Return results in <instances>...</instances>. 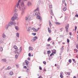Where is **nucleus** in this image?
Wrapping results in <instances>:
<instances>
[{
  "label": "nucleus",
  "instance_id": "obj_1",
  "mask_svg": "<svg viewBox=\"0 0 78 78\" xmlns=\"http://www.w3.org/2000/svg\"><path fill=\"white\" fill-rule=\"evenodd\" d=\"M21 2H22V0H19L18 2L16 3V6L19 9L20 11H21V14H23V12H24V10L23 9V8L20 6V4Z\"/></svg>",
  "mask_w": 78,
  "mask_h": 78
},
{
  "label": "nucleus",
  "instance_id": "obj_2",
  "mask_svg": "<svg viewBox=\"0 0 78 78\" xmlns=\"http://www.w3.org/2000/svg\"><path fill=\"white\" fill-rule=\"evenodd\" d=\"M34 12H36L35 13V14L36 16H38V15H39L40 14V12H39V8H37L34 11Z\"/></svg>",
  "mask_w": 78,
  "mask_h": 78
},
{
  "label": "nucleus",
  "instance_id": "obj_3",
  "mask_svg": "<svg viewBox=\"0 0 78 78\" xmlns=\"http://www.w3.org/2000/svg\"><path fill=\"white\" fill-rule=\"evenodd\" d=\"M31 19V16H27L25 18V20L27 21H28V20H30Z\"/></svg>",
  "mask_w": 78,
  "mask_h": 78
},
{
  "label": "nucleus",
  "instance_id": "obj_4",
  "mask_svg": "<svg viewBox=\"0 0 78 78\" xmlns=\"http://www.w3.org/2000/svg\"><path fill=\"white\" fill-rule=\"evenodd\" d=\"M69 24H68L67 26H66V27H65L66 31V32H67V33L69 32V30H68V29L69 28Z\"/></svg>",
  "mask_w": 78,
  "mask_h": 78
},
{
  "label": "nucleus",
  "instance_id": "obj_5",
  "mask_svg": "<svg viewBox=\"0 0 78 78\" xmlns=\"http://www.w3.org/2000/svg\"><path fill=\"white\" fill-rule=\"evenodd\" d=\"M37 19H39L40 21H41V20H42V18H41V17L39 15L37 16Z\"/></svg>",
  "mask_w": 78,
  "mask_h": 78
},
{
  "label": "nucleus",
  "instance_id": "obj_6",
  "mask_svg": "<svg viewBox=\"0 0 78 78\" xmlns=\"http://www.w3.org/2000/svg\"><path fill=\"white\" fill-rule=\"evenodd\" d=\"M14 17H15V18L17 19H19V18H18V15H17V13H15L14 14Z\"/></svg>",
  "mask_w": 78,
  "mask_h": 78
},
{
  "label": "nucleus",
  "instance_id": "obj_7",
  "mask_svg": "<svg viewBox=\"0 0 78 78\" xmlns=\"http://www.w3.org/2000/svg\"><path fill=\"white\" fill-rule=\"evenodd\" d=\"M12 24H13V22H10L9 23L8 25L9 27H11V26H12Z\"/></svg>",
  "mask_w": 78,
  "mask_h": 78
},
{
  "label": "nucleus",
  "instance_id": "obj_8",
  "mask_svg": "<svg viewBox=\"0 0 78 78\" xmlns=\"http://www.w3.org/2000/svg\"><path fill=\"white\" fill-rule=\"evenodd\" d=\"M60 73V77L61 78H64V76H63V75L62 74H63V72H61Z\"/></svg>",
  "mask_w": 78,
  "mask_h": 78
},
{
  "label": "nucleus",
  "instance_id": "obj_9",
  "mask_svg": "<svg viewBox=\"0 0 78 78\" xmlns=\"http://www.w3.org/2000/svg\"><path fill=\"white\" fill-rule=\"evenodd\" d=\"M8 28H9V25L8 24H7L5 26V28L6 30H8Z\"/></svg>",
  "mask_w": 78,
  "mask_h": 78
},
{
  "label": "nucleus",
  "instance_id": "obj_10",
  "mask_svg": "<svg viewBox=\"0 0 78 78\" xmlns=\"http://www.w3.org/2000/svg\"><path fill=\"white\" fill-rule=\"evenodd\" d=\"M37 39V37H34V39L32 40V42H33V41H35Z\"/></svg>",
  "mask_w": 78,
  "mask_h": 78
},
{
  "label": "nucleus",
  "instance_id": "obj_11",
  "mask_svg": "<svg viewBox=\"0 0 78 78\" xmlns=\"http://www.w3.org/2000/svg\"><path fill=\"white\" fill-rule=\"evenodd\" d=\"M62 3L63 4L65 5L66 6H67V4H66V0H62Z\"/></svg>",
  "mask_w": 78,
  "mask_h": 78
},
{
  "label": "nucleus",
  "instance_id": "obj_12",
  "mask_svg": "<svg viewBox=\"0 0 78 78\" xmlns=\"http://www.w3.org/2000/svg\"><path fill=\"white\" fill-rule=\"evenodd\" d=\"M16 19H17L14 16H13L12 17L11 20H12V21H14Z\"/></svg>",
  "mask_w": 78,
  "mask_h": 78
},
{
  "label": "nucleus",
  "instance_id": "obj_13",
  "mask_svg": "<svg viewBox=\"0 0 78 78\" xmlns=\"http://www.w3.org/2000/svg\"><path fill=\"white\" fill-rule=\"evenodd\" d=\"M21 6H22V7H23L25 6V4H24V3H23V2H21Z\"/></svg>",
  "mask_w": 78,
  "mask_h": 78
},
{
  "label": "nucleus",
  "instance_id": "obj_14",
  "mask_svg": "<svg viewBox=\"0 0 78 78\" xmlns=\"http://www.w3.org/2000/svg\"><path fill=\"white\" fill-rule=\"evenodd\" d=\"M31 5V3L30 2H28L27 3V6H30Z\"/></svg>",
  "mask_w": 78,
  "mask_h": 78
},
{
  "label": "nucleus",
  "instance_id": "obj_15",
  "mask_svg": "<svg viewBox=\"0 0 78 78\" xmlns=\"http://www.w3.org/2000/svg\"><path fill=\"white\" fill-rule=\"evenodd\" d=\"M25 62L26 63V66H28V64L29 63V62L28 61L25 60Z\"/></svg>",
  "mask_w": 78,
  "mask_h": 78
},
{
  "label": "nucleus",
  "instance_id": "obj_16",
  "mask_svg": "<svg viewBox=\"0 0 78 78\" xmlns=\"http://www.w3.org/2000/svg\"><path fill=\"white\" fill-rule=\"evenodd\" d=\"M22 47H20L19 49V53H21L22 52Z\"/></svg>",
  "mask_w": 78,
  "mask_h": 78
},
{
  "label": "nucleus",
  "instance_id": "obj_17",
  "mask_svg": "<svg viewBox=\"0 0 78 78\" xmlns=\"http://www.w3.org/2000/svg\"><path fill=\"white\" fill-rule=\"evenodd\" d=\"M31 30V27H29L28 28V29L27 30V31L30 32V31Z\"/></svg>",
  "mask_w": 78,
  "mask_h": 78
},
{
  "label": "nucleus",
  "instance_id": "obj_18",
  "mask_svg": "<svg viewBox=\"0 0 78 78\" xmlns=\"http://www.w3.org/2000/svg\"><path fill=\"white\" fill-rule=\"evenodd\" d=\"M15 28L16 29V30H17V31H18V30H19V27L17 26H15Z\"/></svg>",
  "mask_w": 78,
  "mask_h": 78
},
{
  "label": "nucleus",
  "instance_id": "obj_19",
  "mask_svg": "<svg viewBox=\"0 0 78 78\" xmlns=\"http://www.w3.org/2000/svg\"><path fill=\"white\" fill-rule=\"evenodd\" d=\"M32 48H32V47H29V50L30 51L31 50H33Z\"/></svg>",
  "mask_w": 78,
  "mask_h": 78
},
{
  "label": "nucleus",
  "instance_id": "obj_20",
  "mask_svg": "<svg viewBox=\"0 0 78 78\" xmlns=\"http://www.w3.org/2000/svg\"><path fill=\"white\" fill-rule=\"evenodd\" d=\"M48 32L49 33H50L51 32V30H50V28L49 27L48 28Z\"/></svg>",
  "mask_w": 78,
  "mask_h": 78
},
{
  "label": "nucleus",
  "instance_id": "obj_21",
  "mask_svg": "<svg viewBox=\"0 0 78 78\" xmlns=\"http://www.w3.org/2000/svg\"><path fill=\"white\" fill-rule=\"evenodd\" d=\"M2 37L3 38H5L6 37V35L4 34H3L2 35Z\"/></svg>",
  "mask_w": 78,
  "mask_h": 78
},
{
  "label": "nucleus",
  "instance_id": "obj_22",
  "mask_svg": "<svg viewBox=\"0 0 78 78\" xmlns=\"http://www.w3.org/2000/svg\"><path fill=\"white\" fill-rule=\"evenodd\" d=\"M13 48L15 49V50L17 49V47L16 45H15L13 46Z\"/></svg>",
  "mask_w": 78,
  "mask_h": 78
},
{
  "label": "nucleus",
  "instance_id": "obj_23",
  "mask_svg": "<svg viewBox=\"0 0 78 78\" xmlns=\"http://www.w3.org/2000/svg\"><path fill=\"white\" fill-rule=\"evenodd\" d=\"M2 61L3 62H6V60L5 59H2Z\"/></svg>",
  "mask_w": 78,
  "mask_h": 78
},
{
  "label": "nucleus",
  "instance_id": "obj_24",
  "mask_svg": "<svg viewBox=\"0 0 78 78\" xmlns=\"http://www.w3.org/2000/svg\"><path fill=\"white\" fill-rule=\"evenodd\" d=\"M16 50V53H19V49H17Z\"/></svg>",
  "mask_w": 78,
  "mask_h": 78
},
{
  "label": "nucleus",
  "instance_id": "obj_25",
  "mask_svg": "<svg viewBox=\"0 0 78 78\" xmlns=\"http://www.w3.org/2000/svg\"><path fill=\"white\" fill-rule=\"evenodd\" d=\"M9 75H13V72H10V73H9Z\"/></svg>",
  "mask_w": 78,
  "mask_h": 78
},
{
  "label": "nucleus",
  "instance_id": "obj_26",
  "mask_svg": "<svg viewBox=\"0 0 78 78\" xmlns=\"http://www.w3.org/2000/svg\"><path fill=\"white\" fill-rule=\"evenodd\" d=\"M49 25L50 27H51V25H52V24H51V23L50 21H49Z\"/></svg>",
  "mask_w": 78,
  "mask_h": 78
},
{
  "label": "nucleus",
  "instance_id": "obj_27",
  "mask_svg": "<svg viewBox=\"0 0 78 78\" xmlns=\"http://www.w3.org/2000/svg\"><path fill=\"white\" fill-rule=\"evenodd\" d=\"M71 72H72V71L70 70V72H68L67 73L68 75H70V73H71Z\"/></svg>",
  "mask_w": 78,
  "mask_h": 78
},
{
  "label": "nucleus",
  "instance_id": "obj_28",
  "mask_svg": "<svg viewBox=\"0 0 78 78\" xmlns=\"http://www.w3.org/2000/svg\"><path fill=\"white\" fill-rule=\"evenodd\" d=\"M52 52L53 53L55 54V53H56V50H53Z\"/></svg>",
  "mask_w": 78,
  "mask_h": 78
},
{
  "label": "nucleus",
  "instance_id": "obj_29",
  "mask_svg": "<svg viewBox=\"0 0 78 78\" xmlns=\"http://www.w3.org/2000/svg\"><path fill=\"white\" fill-rule=\"evenodd\" d=\"M32 30H33V31H36L37 32L36 29L34 28H33Z\"/></svg>",
  "mask_w": 78,
  "mask_h": 78
},
{
  "label": "nucleus",
  "instance_id": "obj_30",
  "mask_svg": "<svg viewBox=\"0 0 78 78\" xmlns=\"http://www.w3.org/2000/svg\"><path fill=\"white\" fill-rule=\"evenodd\" d=\"M59 30L61 32L62 31V30H63V27L60 28L59 29Z\"/></svg>",
  "mask_w": 78,
  "mask_h": 78
},
{
  "label": "nucleus",
  "instance_id": "obj_31",
  "mask_svg": "<svg viewBox=\"0 0 78 78\" xmlns=\"http://www.w3.org/2000/svg\"><path fill=\"white\" fill-rule=\"evenodd\" d=\"M11 69V67L8 66L6 70H10Z\"/></svg>",
  "mask_w": 78,
  "mask_h": 78
},
{
  "label": "nucleus",
  "instance_id": "obj_32",
  "mask_svg": "<svg viewBox=\"0 0 78 78\" xmlns=\"http://www.w3.org/2000/svg\"><path fill=\"white\" fill-rule=\"evenodd\" d=\"M50 41H51V37H49V38L48 39V41L49 42Z\"/></svg>",
  "mask_w": 78,
  "mask_h": 78
},
{
  "label": "nucleus",
  "instance_id": "obj_33",
  "mask_svg": "<svg viewBox=\"0 0 78 78\" xmlns=\"http://www.w3.org/2000/svg\"><path fill=\"white\" fill-rule=\"evenodd\" d=\"M66 10H67V8H66V7H65L63 8V11H66Z\"/></svg>",
  "mask_w": 78,
  "mask_h": 78
},
{
  "label": "nucleus",
  "instance_id": "obj_34",
  "mask_svg": "<svg viewBox=\"0 0 78 78\" xmlns=\"http://www.w3.org/2000/svg\"><path fill=\"white\" fill-rule=\"evenodd\" d=\"M16 36H17V37H19V33H17L16 35Z\"/></svg>",
  "mask_w": 78,
  "mask_h": 78
},
{
  "label": "nucleus",
  "instance_id": "obj_35",
  "mask_svg": "<svg viewBox=\"0 0 78 78\" xmlns=\"http://www.w3.org/2000/svg\"><path fill=\"white\" fill-rule=\"evenodd\" d=\"M55 23H56V25H60V24H61V23H58V22H56Z\"/></svg>",
  "mask_w": 78,
  "mask_h": 78
},
{
  "label": "nucleus",
  "instance_id": "obj_36",
  "mask_svg": "<svg viewBox=\"0 0 78 78\" xmlns=\"http://www.w3.org/2000/svg\"><path fill=\"white\" fill-rule=\"evenodd\" d=\"M32 34L33 36H35L36 34V33H32Z\"/></svg>",
  "mask_w": 78,
  "mask_h": 78
},
{
  "label": "nucleus",
  "instance_id": "obj_37",
  "mask_svg": "<svg viewBox=\"0 0 78 78\" xmlns=\"http://www.w3.org/2000/svg\"><path fill=\"white\" fill-rule=\"evenodd\" d=\"M49 8H50V9H51V8H52V5H49Z\"/></svg>",
  "mask_w": 78,
  "mask_h": 78
},
{
  "label": "nucleus",
  "instance_id": "obj_38",
  "mask_svg": "<svg viewBox=\"0 0 78 78\" xmlns=\"http://www.w3.org/2000/svg\"><path fill=\"white\" fill-rule=\"evenodd\" d=\"M3 50V48L2 47H0V51H2Z\"/></svg>",
  "mask_w": 78,
  "mask_h": 78
},
{
  "label": "nucleus",
  "instance_id": "obj_39",
  "mask_svg": "<svg viewBox=\"0 0 78 78\" xmlns=\"http://www.w3.org/2000/svg\"><path fill=\"white\" fill-rule=\"evenodd\" d=\"M51 52L50 51H48L47 52V53H48V54H49V53H50Z\"/></svg>",
  "mask_w": 78,
  "mask_h": 78
},
{
  "label": "nucleus",
  "instance_id": "obj_40",
  "mask_svg": "<svg viewBox=\"0 0 78 78\" xmlns=\"http://www.w3.org/2000/svg\"><path fill=\"white\" fill-rule=\"evenodd\" d=\"M69 63H71V62H72V60H71V59L69 60Z\"/></svg>",
  "mask_w": 78,
  "mask_h": 78
},
{
  "label": "nucleus",
  "instance_id": "obj_41",
  "mask_svg": "<svg viewBox=\"0 0 78 78\" xmlns=\"http://www.w3.org/2000/svg\"><path fill=\"white\" fill-rule=\"evenodd\" d=\"M69 42H70V40L69 39H67V42L68 43H69Z\"/></svg>",
  "mask_w": 78,
  "mask_h": 78
},
{
  "label": "nucleus",
  "instance_id": "obj_42",
  "mask_svg": "<svg viewBox=\"0 0 78 78\" xmlns=\"http://www.w3.org/2000/svg\"><path fill=\"white\" fill-rule=\"evenodd\" d=\"M13 24L14 25H16V22H13Z\"/></svg>",
  "mask_w": 78,
  "mask_h": 78
},
{
  "label": "nucleus",
  "instance_id": "obj_43",
  "mask_svg": "<svg viewBox=\"0 0 78 78\" xmlns=\"http://www.w3.org/2000/svg\"><path fill=\"white\" fill-rule=\"evenodd\" d=\"M15 57L16 59H17L18 58V55H15Z\"/></svg>",
  "mask_w": 78,
  "mask_h": 78
},
{
  "label": "nucleus",
  "instance_id": "obj_44",
  "mask_svg": "<svg viewBox=\"0 0 78 78\" xmlns=\"http://www.w3.org/2000/svg\"><path fill=\"white\" fill-rule=\"evenodd\" d=\"M28 56L29 57H30L31 56V54L30 53H29L28 54Z\"/></svg>",
  "mask_w": 78,
  "mask_h": 78
},
{
  "label": "nucleus",
  "instance_id": "obj_45",
  "mask_svg": "<svg viewBox=\"0 0 78 78\" xmlns=\"http://www.w3.org/2000/svg\"><path fill=\"white\" fill-rule=\"evenodd\" d=\"M72 60H73V61H75V63H76V61H75V59H72Z\"/></svg>",
  "mask_w": 78,
  "mask_h": 78
},
{
  "label": "nucleus",
  "instance_id": "obj_46",
  "mask_svg": "<svg viewBox=\"0 0 78 78\" xmlns=\"http://www.w3.org/2000/svg\"><path fill=\"white\" fill-rule=\"evenodd\" d=\"M23 67L24 69H27V66H23Z\"/></svg>",
  "mask_w": 78,
  "mask_h": 78
},
{
  "label": "nucleus",
  "instance_id": "obj_47",
  "mask_svg": "<svg viewBox=\"0 0 78 78\" xmlns=\"http://www.w3.org/2000/svg\"><path fill=\"white\" fill-rule=\"evenodd\" d=\"M76 29H77V27L76 26H75V30L76 31Z\"/></svg>",
  "mask_w": 78,
  "mask_h": 78
},
{
  "label": "nucleus",
  "instance_id": "obj_48",
  "mask_svg": "<svg viewBox=\"0 0 78 78\" xmlns=\"http://www.w3.org/2000/svg\"><path fill=\"white\" fill-rule=\"evenodd\" d=\"M39 29H40V28H38L36 30H37V31H39Z\"/></svg>",
  "mask_w": 78,
  "mask_h": 78
},
{
  "label": "nucleus",
  "instance_id": "obj_49",
  "mask_svg": "<svg viewBox=\"0 0 78 78\" xmlns=\"http://www.w3.org/2000/svg\"><path fill=\"white\" fill-rule=\"evenodd\" d=\"M18 11V10L17 9H15V12H17Z\"/></svg>",
  "mask_w": 78,
  "mask_h": 78
},
{
  "label": "nucleus",
  "instance_id": "obj_50",
  "mask_svg": "<svg viewBox=\"0 0 78 78\" xmlns=\"http://www.w3.org/2000/svg\"><path fill=\"white\" fill-rule=\"evenodd\" d=\"M52 55H53V53H52L50 54V56H52Z\"/></svg>",
  "mask_w": 78,
  "mask_h": 78
},
{
  "label": "nucleus",
  "instance_id": "obj_51",
  "mask_svg": "<svg viewBox=\"0 0 78 78\" xmlns=\"http://www.w3.org/2000/svg\"><path fill=\"white\" fill-rule=\"evenodd\" d=\"M51 15H52V16H54V14H53V13L51 12Z\"/></svg>",
  "mask_w": 78,
  "mask_h": 78
},
{
  "label": "nucleus",
  "instance_id": "obj_52",
  "mask_svg": "<svg viewBox=\"0 0 78 78\" xmlns=\"http://www.w3.org/2000/svg\"><path fill=\"white\" fill-rule=\"evenodd\" d=\"M38 78H42V77L40 76L39 77H38Z\"/></svg>",
  "mask_w": 78,
  "mask_h": 78
},
{
  "label": "nucleus",
  "instance_id": "obj_53",
  "mask_svg": "<svg viewBox=\"0 0 78 78\" xmlns=\"http://www.w3.org/2000/svg\"><path fill=\"white\" fill-rule=\"evenodd\" d=\"M43 63L44 64H46V62L45 61L43 62Z\"/></svg>",
  "mask_w": 78,
  "mask_h": 78
},
{
  "label": "nucleus",
  "instance_id": "obj_54",
  "mask_svg": "<svg viewBox=\"0 0 78 78\" xmlns=\"http://www.w3.org/2000/svg\"><path fill=\"white\" fill-rule=\"evenodd\" d=\"M47 46H48V47H49V46H50V44H47Z\"/></svg>",
  "mask_w": 78,
  "mask_h": 78
},
{
  "label": "nucleus",
  "instance_id": "obj_55",
  "mask_svg": "<svg viewBox=\"0 0 78 78\" xmlns=\"http://www.w3.org/2000/svg\"><path fill=\"white\" fill-rule=\"evenodd\" d=\"M75 17H78V15H76Z\"/></svg>",
  "mask_w": 78,
  "mask_h": 78
},
{
  "label": "nucleus",
  "instance_id": "obj_56",
  "mask_svg": "<svg viewBox=\"0 0 78 78\" xmlns=\"http://www.w3.org/2000/svg\"><path fill=\"white\" fill-rule=\"evenodd\" d=\"M39 69L41 70H42V68H41V67H39Z\"/></svg>",
  "mask_w": 78,
  "mask_h": 78
},
{
  "label": "nucleus",
  "instance_id": "obj_57",
  "mask_svg": "<svg viewBox=\"0 0 78 78\" xmlns=\"http://www.w3.org/2000/svg\"><path fill=\"white\" fill-rule=\"evenodd\" d=\"M75 50L76 51V52H78V50H77V49H75Z\"/></svg>",
  "mask_w": 78,
  "mask_h": 78
},
{
  "label": "nucleus",
  "instance_id": "obj_58",
  "mask_svg": "<svg viewBox=\"0 0 78 78\" xmlns=\"http://www.w3.org/2000/svg\"><path fill=\"white\" fill-rule=\"evenodd\" d=\"M69 35H70V36H71L72 35V32L69 33Z\"/></svg>",
  "mask_w": 78,
  "mask_h": 78
},
{
  "label": "nucleus",
  "instance_id": "obj_59",
  "mask_svg": "<svg viewBox=\"0 0 78 78\" xmlns=\"http://www.w3.org/2000/svg\"><path fill=\"white\" fill-rule=\"evenodd\" d=\"M27 59H28V60H30V57L28 58Z\"/></svg>",
  "mask_w": 78,
  "mask_h": 78
},
{
  "label": "nucleus",
  "instance_id": "obj_60",
  "mask_svg": "<svg viewBox=\"0 0 78 78\" xmlns=\"http://www.w3.org/2000/svg\"><path fill=\"white\" fill-rule=\"evenodd\" d=\"M76 47L77 48V49H78V45H76Z\"/></svg>",
  "mask_w": 78,
  "mask_h": 78
},
{
  "label": "nucleus",
  "instance_id": "obj_61",
  "mask_svg": "<svg viewBox=\"0 0 78 78\" xmlns=\"http://www.w3.org/2000/svg\"><path fill=\"white\" fill-rule=\"evenodd\" d=\"M41 3V1H38V3Z\"/></svg>",
  "mask_w": 78,
  "mask_h": 78
},
{
  "label": "nucleus",
  "instance_id": "obj_62",
  "mask_svg": "<svg viewBox=\"0 0 78 78\" xmlns=\"http://www.w3.org/2000/svg\"><path fill=\"white\" fill-rule=\"evenodd\" d=\"M52 44H53V45H54V44H55V43L54 42H53Z\"/></svg>",
  "mask_w": 78,
  "mask_h": 78
},
{
  "label": "nucleus",
  "instance_id": "obj_63",
  "mask_svg": "<svg viewBox=\"0 0 78 78\" xmlns=\"http://www.w3.org/2000/svg\"><path fill=\"white\" fill-rule=\"evenodd\" d=\"M73 78H76V77L75 76H74Z\"/></svg>",
  "mask_w": 78,
  "mask_h": 78
},
{
  "label": "nucleus",
  "instance_id": "obj_64",
  "mask_svg": "<svg viewBox=\"0 0 78 78\" xmlns=\"http://www.w3.org/2000/svg\"><path fill=\"white\" fill-rule=\"evenodd\" d=\"M67 64L68 65H69V62H67Z\"/></svg>",
  "mask_w": 78,
  "mask_h": 78
}]
</instances>
